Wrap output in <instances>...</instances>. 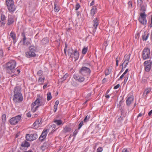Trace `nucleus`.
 <instances>
[{
  "label": "nucleus",
  "instance_id": "obj_1",
  "mask_svg": "<svg viewBox=\"0 0 152 152\" xmlns=\"http://www.w3.org/2000/svg\"><path fill=\"white\" fill-rule=\"evenodd\" d=\"M15 94L14 95L13 100L15 102H21L23 99V98L20 92V89L19 86L16 87L14 89Z\"/></svg>",
  "mask_w": 152,
  "mask_h": 152
},
{
  "label": "nucleus",
  "instance_id": "obj_2",
  "mask_svg": "<svg viewBox=\"0 0 152 152\" xmlns=\"http://www.w3.org/2000/svg\"><path fill=\"white\" fill-rule=\"evenodd\" d=\"M16 62L14 60H11L7 64L6 68L10 73L14 72L15 70Z\"/></svg>",
  "mask_w": 152,
  "mask_h": 152
},
{
  "label": "nucleus",
  "instance_id": "obj_3",
  "mask_svg": "<svg viewBox=\"0 0 152 152\" xmlns=\"http://www.w3.org/2000/svg\"><path fill=\"white\" fill-rule=\"evenodd\" d=\"M87 64L88 67L83 66L81 67L79 71V73L84 76L89 75L91 72L90 69L91 65L90 64Z\"/></svg>",
  "mask_w": 152,
  "mask_h": 152
},
{
  "label": "nucleus",
  "instance_id": "obj_4",
  "mask_svg": "<svg viewBox=\"0 0 152 152\" xmlns=\"http://www.w3.org/2000/svg\"><path fill=\"white\" fill-rule=\"evenodd\" d=\"M36 48L34 46L29 47V51L26 52L25 56L27 58H31L36 56L35 52L36 50Z\"/></svg>",
  "mask_w": 152,
  "mask_h": 152
},
{
  "label": "nucleus",
  "instance_id": "obj_5",
  "mask_svg": "<svg viewBox=\"0 0 152 152\" xmlns=\"http://www.w3.org/2000/svg\"><path fill=\"white\" fill-rule=\"evenodd\" d=\"M6 2L9 11L11 13L13 12L16 9L13 1L12 0H6Z\"/></svg>",
  "mask_w": 152,
  "mask_h": 152
},
{
  "label": "nucleus",
  "instance_id": "obj_6",
  "mask_svg": "<svg viewBox=\"0 0 152 152\" xmlns=\"http://www.w3.org/2000/svg\"><path fill=\"white\" fill-rule=\"evenodd\" d=\"M45 101V98L41 97L37 99L33 103V105L35 104L36 105H37V106L39 107L44 105Z\"/></svg>",
  "mask_w": 152,
  "mask_h": 152
},
{
  "label": "nucleus",
  "instance_id": "obj_7",
  "mask_svg": "<svg viewBox=\"0 0 152 152\" xmlns=\"http://www.w3.org/2000/svg\"><path fill=\"white\" fill-rule=\"evenodd\" d=\"M140 16L138 20L142 24L145 25L147 23L146 19V15L145 12H140Z\"/></svg>",
  "mask_w": 152,
  "mask_h": 152
},
{
  "label": "nucleus",
  "instance_id": "obj_8",
  "mask_svg": "<svg viewBox=\"0 0 152 152\" xmlns=\"http://www.w3.org/2000/svg\"><path fill=\"white\" fill-rule=\"evenodd\" d=\"M151 53L150 49L149 48H145L143 51L142 57L144 60H145L150 58Z\"/></svg>",
  "mask_w": 152,
  "mask_h": 152
},
{
  "label": "nucleus",
  "instance_id": "obj_9",
  "mask_svg": "<svg viewBox=\"0 0 152 152\" xmlns=\"http://www.w3.org/2000/svg\"><path fill=\"white\" fill-rule=\"evenodd\" d=\"M21 118V117L20 115L12 118L10 120V123L12 125H15L18 123Z\"/></svg>",
  "mask_w": 152,
  "mask_h": 152
},
{
  "label": "nucleus",
  "instance_id": "obj_10",
  "mask_svg": "<svg viewBox=\"0 0 152 152\" xmlns=\"http://www.w3.org/2000/svg\"><path fill=\"white\" fill-rule=\"evenodd\" d=\"M37 137V135L36 134H27L26 136V140L30 141L36 140Z\"/></svg>",
  "mask_w": 152,
  "mask_h": 152
},
{
  "label": "nucleus",
  "instance_id": "obj_11",
  "mask_svg": "<svg viewBox=\"0 0 152 152\" xmlns=\"http://www.w3.org/2000/svg\"><path fill=\"white\" fill-rule=\"evenodd\" d=\"M152 65V62L151 61L149 60L145 61L144 65L145 70L146 72L149 71L151 68Z\"/></svg>",
  "mask_w": 152,
  "mask_h": 152
},
{
  "label": "nucleus",
  "instance_id": "obj_12",
  "mask_svg": "<svg viewBox=\"0 0 152 152\" xmlns=\"http://www.w3.org/2000/svg\"><path fill=\"white\" fill-rule=\"evenodd\" d=\"M134 99V96L132 95L128 97L126 100V104L127 106H129L132 103Z\"/></svg>",
  "mask_w": 152,
  "mask_h": 152
},
{
  "label": "nucleus",
  "instance_id": "obj_13",
  "mask_svg": "<svg viewBox=\"0 0 152 152\" xmlns=\"http://www.w3.org/2000/svg\"><path fill=\"white\" fill-rule=\"evenodd\" d=\"M74 79L80 82H83L85 80L84 77H81L78 75H75L74 76Z\"/></svg>",
  "mask_w": 152,
  "mask_h": 152
},
{
  "label": "nucleus",
  "instance_id": "obj_14",
  "mask_svg": "<svg viewBox=\"0 0 152 152\" xmlns=\"http://www.w3.org/2000/svg\"><path fill=\"white\" fill-rule=\"evenodd\" d=\"M79 57V53L77 51V50H75L74 51V53L72 55V58H74L75 60H77L78 59Z\"/></svg>",
  "mask_w": 152,
  "mask_h": 152
},
{
  "label": "nucleus",
  "instance_id": "obj_15",
  "mask_svg": "<svg viewBox=\"0 0 152 152\" xmlns=\"http://www.w3.org/2000/svg\"><path fill=\"white\" fill-rule=\"evenodd\" d=\"M47 130L45 131H43L41 135L39 137V140L41 141H42L46 137Z\"/></svg>",
  "mask_w": 152,
  "mask_h": 152
},
{
  "label": "nucleus",
  "instance_id": "obj_16",
  "mask_svg": "<svg viewBox=\"0 0 152 152\" xmlns=\"http://www.w3.org/2000/svg\"><path fill=\"white\" fill-rule=\"evenodd\" d=\"M93 27L95 29L97 28V26L99 25L98 20L97 18H95L93 21Z\"/></svg>",
  "mask_w": 152,
  "mask_h": 152
},
{
  "label": "nucleus",
  "instance_id": "obj_17",
  "mask_svg": "<svg viewBox=\"0 0 152 152\" xmlns=\"http://www.w3.org/2000/svg\"><path fill=\"white\" fill-rule=\"evenodd\" d=\"M14 22L13 18H12L11 16H8V23L7 24L8 25H10L12 24Z\"/></svg>",
  "mask_w": 152,
  "mask_h": 152
},
{
  "label": "nucleus",
  "instance_id": "obj_18",
  "mask_svg": "<svg viewBox=\"0 0 152 152\" xmlns=\"http://www.w3.org/2000/svg\"><path fill=\"white\" fill-rule=\"evenodd\" d=\"M30 144L26 140L23 142L21 145V146L22 147H28L30 146Z\"/></svg>",
  "mask_w": 152,
  "mask_h": 152
},
{
  "label": "nucleus",
  "instance_id": "obj_19",
  "mask_svg": "<svg viewBox=\"0 0 152 152\" xmlns=\"http://www.w3.org/2000/svg\"><path fill=\"white\" fill-rule=\"evenodd\" d=\"M49 40L48 38L46 37L42 39L41 42L42 45H45L48 43Z\"/></svg>",
  "mask_w": 152,
  "mask_h": 152
},
{
  "label": "nucleus",
  "instance_id": "obj_20",
  "mask_svg": "<svg viewBox=\"0 0 152 152\" xmlns=\"http://www.w3.org/2000/svg\"><path fill=\"white\" fill-rule=\"evenodd\" d=\"M130 55L129 54L128 55H125L124 57V63H125L126 62H129L130 59Z\"/></svg>",
  "mask_w": 152,
  "mask_h": 152
},
{
  "label": "nucleus",
  "instance_id": "obj_21",
  "mask_svg": "<svg viewBox=\"0 0 152 152\" xmlns=\"http://www.w3.org/2000/svg\"><path fill=\"white\" fill-rule=\"evenodd\" d=\"M35 106H36L35 104L34 105H33V103L32 104L31 110V111L33 112H35L37 110V108L39 107L37 106H36V107H35Z\"/></svg>",
  "mask_w": 152,
  "mask_h": 152
},
{
  "label": "nucleus",
  "instance_id": "obj_22",
  "mask_svg": "<svg viewBox=\"0 0 152 152\" xmlns=\"http://www.w3.org/2000/svg\"><path fill=\"white\" fill-rule=\"evenodd\" d=\"M151 91V89L150 88H148L146 89L144 91L143 94V96H145L147 95Z\"/></svg>",
  "mask_w": 152,
  "mask_h": 152
},
{
  "label": "nucleus",
  "instance_id": "obj_23",
  "mask_svg": "<svg viewBox=\"0 0 152 152\" xmlns=\"http://www.w3.org/2000/svg\"><path fill=\"white\" fill-rule=\"evenodd\" d=\"M96 9V7L93 6L92 7L91 12V14L92 16H93L94 15Z\"/></svg>",
  "mask_w": 152,
  "mask_h": 152
},
{
  "label": "nucleus",
  "instance_id": "obj_24",
  "mask_svg": "<svg viewBox=\"0 0 152 152\" xmlns=\"http://www.w3.org/2000/svg\"><path fill=\"white\" fill-rule=\"evenodd\" d=\"M41 122V119H38L36 120L33 124V126L34 127L37 125H39Z\"/></svg>",
  "mask_w": 152,
  "mask_h": 152
},
{
  "label": "nucleus",
  "instance_id": "obj_25",
  "mask_svg": "<svg viewBox=\"0 0 152 152\" xmlns=\"http://www.w3.org/2000/svg\"><path fill=\"white\" fill-rule=\"evenodd\" d=\"M71 131V128L67 126H66L64 129L63 131L64 133L69 132Z\"/></svg>",
  "mask_w": 152,
  "mask_h": 152
},
{
  "label": "nucleus",
  "instance_id": "obj_26",
  "mask_svg": "<svg viewBox=\"0 0 152 152\" xmlns=\"http://www.w3.org/2000/svg\"><path fill=\"white\" fill-rule=\"evenodd\" d=\"M10 36L12 39L13 41L15 40L16 38V35L14 32L12 31L10 33Z\"/></svg>",
  "mask_w": 152,
  "mask_h": 152
},
{
  "label": "nucleus",
  "instance_id": "obj_27",
  "mask_svg": "<svg viewBox=\"0 0 152 152\" xmlns=\"http://www.w3.org/2000/svg\"><path fill=\"white\" fill-rule=\"evenodd\" d=\"M149 34H148L147 35L145 34L142 35V39L143 41H146L149 36Z\"/></svg>",
  "mask_w": 152,
  "mask_h": 152
},
{
  "label": "nucleus",
  "instance_id": "obj_28",
  "mask_svg": "<svg viewBox=\"0 0 152 152\" xmlns=\"http://www.w3.org/2000/svg\"><path fill=\"white\" fill-rule=\"evenodd\" d=\"M54 122L58 125H60L62 123V121L61 120H56L54 121Z\"/></svg>",
  "mask_w": 152,
  "mask_h": 152
},
{
  "label": "nucleus",
  "instance_id": "obj_29",
  "mask_svg": "<svg viewBox=\"0 0 152 152\" xmlns=\"http://www.w3.org/2000/svg\"><path fill=\"white\" fill-rule=\"evenodd\" d=\"M57 2L56 1L54 4V9L55 10V12H58L59 10V7L56 6Z\"/></svg>",
  "mask_w": 152,
  "mask_h": 152
},
{
  "label": "nucleus",
  "instance_id": "obj_30",
  "mask_svg": "<svg viewBox=\"0 0 152 152\" xmlns=\"http://www.w3.org/2000/svg\"><path fill=\"white\" fill-rule=\"evenodd\" d=\"M74 53V51L72 50V49H69L68 52V55L70 56V57L72 56V55Z\"/></svg>",
  "mask_w": 152,
  "mask_h": 152
},
{
  "label": "nucleus",
  "instance_id": "obj_31",
  "mask_svg": "<svg viewBox=\"0 0 152 152\" xmlns=\"http://www.w3.org/2000/svg\"><path fill=\"white\" fill-rule=\"evenodd\" d=\"M45 80V77H43L42 78V77H40L39 78L38 80V82L39 84H42L44 82Z\"/></svg>",
  "mask_w": 152,
  "mask_h": 152
},
{
  "label": "nucleus",
  "instance_id": "obj_32",
  "mask_svg": "<svg viewBox=\"0 0 152 152\" xmlns=\"http://www.w3.org/2000/svg\"><path fill=\"white\" fill-rule=\"evenodd\" d=\"M47 100L48 101H49L52 98V96L50 92L48 93L47 94Z\"/></svg>",
  "mask_w": 152,
  "mask_h": 152
},
{
  "label": "nucleus",
  "instance_id": "obj_33",
  "mask_svg": "<svg viewBox=\"0 0 152 152\" xmlns=\"http://www.w3.org/2000/svg\"><path fill=\"white\" fill-rule=\"evenodd\" d=\"M90 118V115H87L86 117L83 120V121L84 122H87Z\"/></svg>",
  "mask_w": 152,
  "mask_h": 152
},
{
  "label": "nucleus",
  "instance_id": "obj_34",
  "mask_svg": "<svg viewBox=\"0 0 152 152\" xmlns=\"http://www.w3.org/2000/svg\"><path fill=\"white\" fill-rule=\"evenodd\" d=\"M88 50V48L87 47H84L82 50V53L83 54H85Z\"/></svg>",
  "mask_w": 152,
  "mask_h": 152
},
{
  "label": "nucleus",
  "instance_id": "obj_35",
  "mask_svg": "<svg viewBox=\"0 0 152 152\" xmlns=\"http://www.w3.org/2000/svg\"><path fill=\"white\" fill-rule=\"evenodd\" d=\"M146 8L145 6L144 5H142L141 7L140 10L142 11L143 12H145L146 11Z\"/></svg>",
  "mask_w": 152,
  "mask_h": 152
},
{
  "label": "nucleus",
  "instance_id": "obj_36",
  "mask_svg": "<svg viewBox=\"0 0 152 152\" xmlns=\"http://www.w3.org/2000/svg\"><path fill=\"white\" fill-rule=\"evenodd\" d=\"M68 75L67 74H66L64 75L62 78H61V79L62 80H63L62 81H63L66 79V78L68 77Z\"/></svg>",
  "mask_w": 152,
  "mask_h": 152
},
{
  "label": "nucleus",
  "instance_id": "obj_37",
  "mask_svg": "<svg viewBox=\"0 0 152 152\" xmlns=\"http://www.w3.org/2000/svg\"><path fill=\"white\" fill-rule=\"evenodd\" d=\"M83 121H81L79 125V127L78 128V129H80L81 128V127L82 126H83Z\"/></svg>",
  "mask_w": 152,
  "mask_h": 152
},
{
  "label": "nucleus",
  "instance_id": "obj_38",
  "mask_svg": "<svg viewBox=\"0 0 152 152\" xmlns=\"http://www.w3.org/2000/svg\"><path fill=\"white\" fill-rule=\"evenodd\" d=\"M102 150L103 149L102 148L99 147L97 149L96 152H102Z\"/></svg>",
  "mask_w": 152,
  "mask_h": 152
},
{
  "label": "nucleus",
  "instance_id": "obj_39",
  "mask_svg": "<svg viewBox=\"0 0 152 152\" xmlns=\"http://www.w3.org/2000/svg\"><path fill=\"white\" fill-rule=\"evenodd\" d=\"M1 18L2 21H3L5 20V17L4 15L1 14Z\"/></svg>",
  "mask_w": 152,
  "mask_h": 152
},
{
  "label": "nucleus",
  "instance_id": "obj_40",
  "mask_svg": "<svg viewBox=\"0 0 152 152\" xmlns=\"http://www.w3.org/2000/svg\"><path fill=\"white\" fill-rule=\"evenodd\" d=\"M3 56V52L2 50H0V57L2 58Z\"/></svg>",
  "mask_w": 152,
  "mask_h": 152
},
{
  "label": "nucleus",
  "instance_id": "obj_41",
  "mask_svg": "<svg viewBox=\"0 0 152 152\" xmlns=\"http://www.w3.org/2000/svg\"><path fill=\"white\" fill-rule=\"evenodd\" d=\"M80 4L78 3H77L76 4V6L75 7V10H77L80 7Z\"/></svg>",
  "mask_w": 152,
  "mask_h": 152
},
{
  "label": "nucleus",
  "instance_id": "obj_42",
  "mask_svg": "<svg viewBox=\"0 0 152 152\" xmlns=\"http://www.w3.org/2000/svg\"><path fill=\"white\" fill-rule=\"evenodd\" d=\"M142 83H145L147 82V80L145 77H142Z\"/></svg>",
  "mask_w": 152,
  "mask_h": 152
},
{
  "label": "nucleus",
  "instance_id": "obj_43",
  "mask_svg": "<svg viewBox=\"0 0 152 152\" xmlns=\"http://www.w3.org/2000/svg\"><path fill=\"white\" fill-rule=\"evenodd\" d=\"M67 47V45L66 44H65V48L64 50V53L66 56V48Z\"/></svg>",
  "mask_w": 152,
  "mask_h": 152
},
{
  "label": "nucleus",
  "instance_id": "obj_44",
  "mask_svg": "<svg viewBox=\"0 0 152 152\" xmlns=\"http://www.w3.org/2000/svg\"><path fill=\"white\" fill-rule=\"evenodd\" d=\"M78 130L77 129H75L73 132V136H75L78 133Z\"/></svg>",
  "mask_w": 152,
  "mask_h": 152
},
{
  "label": "nucleus",
  "instance_id": "obj_45",
  "mask_svg": "<svg viewBox=\"0 0 152 152\" xmlns=\"http://www.w3.org/2000/svg\"><path fill=\"white\" fill-rule=\"evenodd\" d=\"M42 71L41 70H39L37 73V74L39 76H41L42 75Z\"/></svg>",
  "mask_w": 152,
  "mask_h": 152
},
{
  "label": "nucleus",
  "instance_id": "obj_46",
  "mask_svg": "<svg viewBox=\"0 0 152 152\" xmlns=\"http://www.w3.org/2000/svg\"><path fill=\"white\" fill-rule=\"evenodd\" d=\"M58 106L55 105L54 106L53 111L54 112H56Z\"/></svg>",
  "mask_w": 152,
  "mask_h": 152
},
{
  "label": "nucleus",
  "instance_id": "obj_47",
  "mask_svg": "<svg viewBox=\"0 0 152 152\" xmlns=\"http://www.w3.org/2000/svg\"><path fill=\"white\" fill-rule=\"evenodd\" d=\"M129 5V7H132V3L131 1H129L128 3Z\"/></svg>",
  "mask_w": 152,
  "mask_h": 152
},
{
  "label": "nucleus",
  "instance_id": "obj_48",
  "mask_svg": "<svg viewBox=\"0 0 152 152\" xmlns=\"http://www.w3.org/2000/svg\"><path fill=\"white\" fill-rule=\"evenodd\" d=\"M6 118V115L5 114H3L2 116V120H5Z\"/></svg>",
  "mask_w": 152,
  "mask_h": 152
},
{
  "label": "nucleus",
  "instance_id": "obj_49",
  "mask_svg": "<svg viewBox=\"0 0 152 152\" xmlns=\"http://www.w3.org/2000/svg\"><path fill=\"white\" fill-rule=\"evenodd\" d=\"M5 24V23L4 22H2L1 21H0V26H4Z\"/></svg>",
  "mask_w": 152,
  "mask_h": 152
},
{
  "label": "nucleus",
  "instance_id": "obj_50",
  "mask_svg": "<svg viewBox=\"0 0 152 152\" xmlns=\"http://www.w3.org/2000/svg\"><path fill=\"white\" fill-rule=\"evenodd\" d=\"M22 36L23 37V39H24V40H26V36H25V34L24 33V32H23V33H22Z\"/></svg>",
  "mask_w": 152,
  "mask_h": 152
},
{
  "label": "nucleus",
  "instance_id": "obj_51",
  "mask_svg": "<svg viewBox=\"0 0 152 152\" xmlns=\"http://www.w3.org/2000/svg\"><path fill=\"white\" fill-rule=\"evenodd\" d=\"M128 77H125V79L124 80V83H125L127 81L128 79Z\"/></svg>",
  "mask_w": 152,
  "mask_h": 152
},
{
  "label": "nucleus",
  "instance_id": "obj_52",
  "mask_svg": "<svg viewBox=\"0 0 152 152\" xmlns=\"http://www.w3.org/2000/svg\"><path fill=\"white\" fill-rule=\"evenodd\" d=\"M119 87H120V85L119 84H118L116 86H115L113 88L114 89H117L118 88H119Z\"/></svg>",
  "mask_w": 152,
  "mask_h": 152
},
{
  "label": "nucleus",
  "instance_id": "obj_53",
  "mask_svg": "<svg viewBox=\"0 0 152 152\" xmlns=\"http://www.w3.org/2000/svg\"><path fill=\"white\" fill-rule=\"evenodd\" d=\"M122 152H129L127 148H124L123 149Z\"/></svg>",
  "mask_w": 152,
  "mask_h": 152
},
{
  "label": "nucleus",
  "instance_id": "obj_54",
  "mask_svg": "<svg viewBox=\"0 0 152 152\" xmlns=\"http://www.w3.org/2000/svg\"><path fill=\"white\" fill-rule=\"evenodd\" d=\"M110 74L109 69H107L105 71V75H107Z\"/></svg>",
  "mask_w": 152,
  "mask_h": 152
},
{
  "label": "nucleus",
  "instance_id": "obj_55",
  "mask_svg": "<svg viewBox=\"0 0 152 152\" xmlns=\"http://www.w3.org/2000/svg\"><path fill=\"white\" fill-rule=\"evenodd\" d=\"M30 45V42L28 41H27L26 42V44H25V45L28 46V45Z\"/></svg>",
  "mask_w": 152,
  "mask_h": 152
},
{
  "label": "nucleus",
  "instance_id": "obj_56",
  "mask_svg": "<svg viewBox=\"0 0 152 152\" xmlns=\"http://www.w3.org/2000/svg\"><path fill=\"white\" fill-rule=\"evenodd\" d=\"M26 116L28 117H30L31 116V115L29 112H28L26 113Z\"/></svg>",
  "mask_w": 152,
  "mask_h": 152
},
{
  "label": "nucleus",
  "instance_id": "obj_57",
  "mask_svg": "<svg viewBox=\"0 0 152 152\" xmlns=\"http://www.w3.org/2000/svg\"><path fill=\"white\" fill-rule=\"evenodd\" d=\"M59 103V101L58 100H57L55 102V105L58 106Z\"/></svg>",
  "mask_w": 152,
  "mask_h": 152
},
{
  "label": "nucleus",
  "instance_id": "obj_58",
  "mask_svg": "<svg viewBox=\"0 0 152 152\" xmlns=\"http://www.w3.org/2000/svg\"><path fill=\"white\" fill-rule=\"evenodd\" d=\"M123 117L120 116V117L118 118V120L119 121H121L122 120Z\"/></svg>",
  "mask_w": 152,
  "mask_h": 152
},
{
  "label": "nucleus",
  "instance_id": "obj_59",
  "mask_svg": "<svg viewBox=\"0 0 152 152\" xmlns=\"http://www.w3.org/2000/svg\"><path fill=\"white\" fill-rule=\"evenodd\" d=\"M120 59V57L118 58V57H117L116 59V63H118Z\"/></svg>",
  "mask_w": 152,
  "mask_h": 152
},
{
  "label": "nucleus",
  "instance_id": "obj_60",
  "mask_svg": "<svg viewBox=\"0 0 152 152\" xmlns=\"http://www.w3.org/2000/svg\"><path fill=\"white\" fill-rule=\"evenodd\" d=\"M125 75H124V74H123L119 78V79L118 80H120V79H121Z\"/></svg>",
  "mask_w": 152,
  "mask_h": 152
},
{
  "label": "nucleus",
  "instance_id": "obj_61",
  "mask_svg": "<svg viewBox=\"0 0 152 152\" xmlns=\"http://www.w3.org/2000/svg\"><path fill=\"white\" fill-rule=\"evenodd\" d=\"M129 62H125V64L124 65V68H125L128 65V63Z\"/></svg>",
  "mask_w": 152,
  "mask_h": 152
},
{
  "label": "nucleus",
  "instance_id": "obj_62",
  "mask_svg": "<svg viewBox=\"0 0 152 152\" xmlns=\"http://www.w3.org/2000/svg\"><path fill=\"white\" fill-rule=\"evenodd\" d=\"M94 0H93L92 1V2L90 4V6H93L94 5Z\"/></svg>",
  "mask_w": 152,
  "mask_h": 152
},
{
  "label": "nucleus",
  "instance_id": "obj_63",
  "mask_svg": "<svg viewBox=\"0 0 152 152\" xmlns=\"http://www.w3.org/2000/svg\"><path fill=\"white\" fill-rule=\"evenodd\" d=\"M128 69H126L125 72L123 73L124 74V75H125L128 72Z\"/></svg>",
  "mask_w": 152,
  "mask_h": 152
},
{
  "label": "nucleus",
  "instance_id": "obj_64",
  "mask_svg": "<svg viewBox=\"0 0 152 152\" xmlns=\"http://www.w3.org/2000/svg\"><path fill=\"white\" fill-rule=\"evenodd\" d=\"M152 114V110H151L148 113V115L149 116H150L151 115V114Z\"/></svg>",
  "mask_w": 152,
  "mask_h": 152
}]
</instances>
